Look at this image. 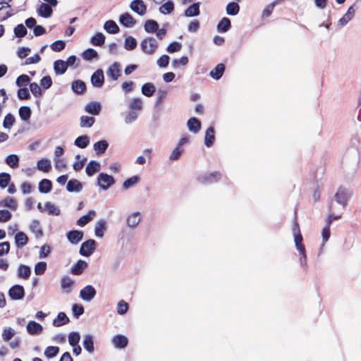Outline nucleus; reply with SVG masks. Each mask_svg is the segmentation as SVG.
<instances>
[{
    "label": "nucleus",
    "mask_w": 361,
    "mask_h": 361,
    "mask_svg": "<svg viewBox=\"0 0 361 361\" xmlns=\"http://www.w3.org/2000/svg\"><path fill=\"white\" fill-rule=\"evenodd\" d=\"M130 8L140 16H144L147 12V6L142 0H133L130 4Z\"/></svg>",
    "instance_id": "9b49d317"
},
{
    "label": "nucleus",
    "mask_w": 361,
    "mask_h": 361,
    "mask_svg": "<svg viewBox=\"0 0 361 361\" xmlns=\"http://www.w3.org/2000/svg\"><path fill=\"white\" fill-rule=\"evenodd\" d=\"M90 142V137L87 135H83L78 137L75 140L74 145L79 148L84 149L89 145Z\"/></svg>",
    "instance_id": "c9c22d12"
},
{
    "label": "nucleus",
    "mask_w": 361,
    "mask_h": 361,
    "mask_svg": "<svg viewBox=\"0 0 361 361\" xmlns=\"http://www.w3.org/2000/svg\"><path fill=\"white\" fill-rule=\"evenodd\" d=\"M140 180V178L137 176H133L129 178H127L122 185L123 189L128 190L135 186Z\"/></svg>",
    "instance_id": "c03bdc74"
},
{
    "label": "nucleus",
    "mask_w": 361,
    "mask_h": 361,
    "mask_svg": "<svg viewBox=\"0 0 361 361\" xmlns=\"http://www.w3.org/2000/svg\"><path fill=\"white\" fill-rule=\"evenodd\" d=\"M158 47V41L154 37H146L140 43L142 51L149 55L153 54Z\"/></svg>",
    "instance_id": "f257e3e1"
},
{
    "label": "nucleus",
    "mask_w": 361,
    "mask_h": 361,
    "mask_svg": "<svg viewBox=\"0 0 361 361\" xmlns=\"http://www.w3.org/2000/svg\"><path fill=\"white\" fill-rule=\"evenodd\" d=\"M5 162L11 168L16 169L19 166V157L14 154H9L6 157Z\"/></svg>",
    "instance_id": "37998d69"
},
{
    "label": "nucleus",
    "mask_w": 361,
    "mask_h": 361,
    "mask_svg": "<svg viewBox=\"0 0 361 361\" xmlns=\"http://www.w3.org/2000/svg\"><path fill=\"white\" fill-rule=\"evenodd\" d=\"M105 36L102 32H97L90 39V42L94 46H102L104 44Z\"/></svg>",
    "instance_id": "8fccbe9b"
},
{
    "label": "nucleus",
    "mask_w": 361,
    "mask_h": 361,
    "mask_svg": "<svg viewBox=\"0 0 361 361\" xmlns=\"http://www.w3.org/2000/svg\"><path fill=\"white\" fill-rule=\"evenodd\" d=\"M156 91L154 85L152 82L145 83L141 88V92L145 96L149 97H152Z\"/></svg>",
    "instance_id": "79ce46f5"
},
{
    "label": "nucleus",
    "mask_w": 361,
    "mask_h": 361,
    "mask_svg": "<svg viewBox=\"0 0 361 361\" xmlns=\"http://www.w3.org/2000/svg\"><path fill=\"white\" fill-rule=\"evenodd\" d=\"M128 343V338L121 334H118L112 338V343L116 348L122 349L127 346Z\"/></svg>",
    "instance_id": "2eb2a0df"
},
{
    "label": "nucleus",
    "mask_w": 361,
    "mask_h": 361,
    "mask_svg": "<svg viewBox=\"0 0 361 361\" xmlns=\"http://www.w3.org/2000/svg\"><path fill=\"white\" fill-rule=\"evenodd\" d=\"M8 296L14 300H22L25 296V290L21 285H14L8 290Z\"/></svg>",
    "instance_id": "6e6552de"
},
{
    "label": "nucleus",
    "mask_w": 361,
    "mask_h": 361,
    "mask_svg": "<svg viewBox=\"0 0 361 361\" xmlns=\"http://www.w3.org/2000/svg\"><path fill=\"white\" fill-rule=\"evenodd\" d=\"M106 221L104 219L99 220L94 227V234L97 237L102 238L106 230Z\"/></svg>",
    "instance_id": "e433bc0d"
},
{
    "label": "nucleus",
    "mask_w": 361,
    "mask_h": 361,
    "mask_svg": "<svg viewBox=\"0 0 361 361\" xmlns=\"http://www.w3.org/2000/svg\"><path fill=\"white\" fill-rule=\"evenodd\" d=\"M106 75L111 78L113 80H117L121 75L119 63L114 62L112 65H111L106 71Z\"/></svg>",
    "instance_id": "f8f14e48"
},
{
    "label": "nucleus",
    "mask_w": 361,
    "mask_h": 361,
    "mask_svg": "<svg viewBox=\"0 0 361 361\" xmlns=\"http://www.w3.org/2000/svg\"><path fill=\"white\" fill-rule=\"evenodd\" d=\"M221 173L219 172H213L210 173L201 174L197 177L200 183L203 184H212L217 182L221 178Z\"/></svg>",
    "instance_id": "0eeeda50"
},
{
    "label": "nucleus",
    "mask_w": 361,
    "mask_h": 361,
    "mask_svg": "<svg viewBox=\"0 0 361 361\" xmlns=\"http://www.w3.org/2000/svg\"><path fill=\"white\" fill-rule=\"evenodd\" d=\"M11 176L8 173H0V188H6L10 183Z\"/></svg>",
    "instance_id": "680f3d73"
},
{
    "label": "nucleus",
    "mask_w": 361,
    "mask_h": 361,
    "mask_svg": "<svg viewBox=\"0 0 361 361\" xmlns=\"http://www.w3.org/2000/svg\"><path fill=\"white\" fill-rule=\"evenodd\" d=\"M104 29L110 34H116L119 32L118 26L112 20H109L104 23Z\"/></svg>",
    "instance_id": "4c0bfd02"
},
{
    "label": "nucleus",
    "mask_w": 361,
    "mask_h": 361,
    "mask_svg": "<svg viewBox=\"0 0 361 361\" xmlns=\"http://www.w3.org/2000/svg\"><path fill=\"white\" fill-rule=\"evenodd\" d=\"M115 183L116 180L112 176L103 172L100 173L97 178V185L104 191L107 190Z\"/></svg>",
    "instance_id": "7ed1b4c3"
},
{
    "label": "nucleus",
    "mask_w": 361,
    "mask_h": 361,
    "mask_svg": "<svg viewBox=\"0 0 361 361\" xmlns=\"http://www.w3.org/2000/svg\"><path fill=\"white\" fill-rule=\"evenodd\" d=\"M292 231L294 237L295 246L303 244L302 236L300 233L299 224L297 221L294 222V224L292 228Z\"/></svg>",
    "instance_id": "cd10ccee"
},
{
    "label": "nucleus",
    "mask_w": 361,
    "mask_h": 361,
    "mask_svg": "<svg viewBox=\"0 0 361 361\" xmlns=\"http://www.w3.org/2000/svg\"><path fill=\"white\" fill-rule=\"evenodd\" d=\"M80 336L78 332L72 331L68 335V343L70 345L75 346L78 344Z\"/></svg>",
    "instance_id": "69168bd1"
},
{
    "label": "nucleus",
    "mask_w": 361,
    "mask_h": 361,
    "mask_svg": "<svg viewBox=\"0 0 361 361\" xmlns=\"http://www.w3.org/2000/svg\"><path fill=\"white\" fill-rule=\"evenodd\" d=\"M18 114H19V116L20 117V118L23 121H27L30 119V118L31 116L32 111L29 106H23L20 107V109L18 110Z\"/></svg>",
    "instance_id": "de8ad7c7"
},
{
    "label": "nucleus",
    "mask_w": 361,
    "mask_h": 361,
    "mask_svg": "<svg viewBox=\"0 0 361 361\" xmlns=\"http://www.w3.org/2000/svg\"><path fill=\"white\" fill-rule=\"evenodd\" d=\"M224 71H225V66H224V64L219 63V64H217L216 66V67L213 70H212L210 71L209 75L212 78L218 80H219L222 77V75H223V74L224 73Z\"/></svg>",
    "instance_id": "7c9ffc66"
},
{
    "label": "nucleus",
    "mask_w": 361,
    "mask_h": 361,
    "mask_svg": "<svg viewBox=\"0 0 361 361\" xmlns=\"http://www.w3.org/2000/svg\"><path fill=\"white\" fill-rule=\"evenodd\" d=\"M71 89L75 94H81L85 90L86 85L83 81L80 80H76L72 82Z\"/></svg>",
    "instance_id": "473e14b6"
},
{
    "label": "nucleus",
    "mask_w": 361,
    "mask_h": 361,
    "mask_svg": "<svg viewBox=\"0 0 361 361\" xmlns=\"http://www.w3.org/2000/svg\"><path fill=\"white\" fill-rule=\"evenodd\" d=\"M85 110L90 114L97 116L102 110V105L99 102H90L85 106Z\"/></svg>",
    "instance_id": "a878e982"
},
{
    "label": "nucleus",
    "mask_w": 361,
    "mask_h": 361,
    "mask_svg": "<svg viewBox=\"0 0 361 361\" xmlns=\"http://www.w3.org/2000/svg\"><path fill=\"white\" fill-rule=\"evenodd\" d=\"M109 147V142L106 140L96 142L93 145V149L97 155L103 154Z\"/></svg>",
    "instance_id": "393cba45"
},
{
    "label": "nucleus",
    "mask_w": 361,
    "mask_h": 361,
    "mask_svg": "<svg viewBox=\"0 0 361 361\" xmlns=\"http://www.w3.org/2000/svg\"><path fill=\"white\" fill-rule=\"evenodd\" d=\"M37 12L41 17L49 18L53 13L52 6L47 3H42L37 9Z\"/></svg>",
    "instance_id": "f3484780"
},
{
    "label": "nucleus",
    "mask_w": 361,
    "mask_h": 361,
    "mask_svg": "<svg viewBox=\"0 0 361 361\" xmlns=\"http://www.w3.org/2000/svg\"><path fill=\"white\" fill-rule=\"evenodd\" d=\"M96 289L91 285H87L80 291V298L85 302H90L96 296Z\"/></svg>",
    "instance_id": "423d86ee"
},
{
    "label": "nucleus",
    "mask_w": 361,
    "mask_h": 361,
    "mask_svg": "<svg viewBox=\"0 0 361 361\" xmlns=\"http://www.w3.org/2000/svg\"><path fill=\"white\" fill-rule=\"evenodd\" d=\"M136 47H137V41L134 37H133L131 36H128L125 39L124 48L126 50H128V51L133 50L134 49H135Z\"/></svg>",
    "instance_id": "13d9d810"
},
{
    "label": "nucleus",
    "mask_w": 361,
    "mask_h": 361,
    "mask_svg": "<svg viewBox=\"0 0 361 361\" xmlns=\"http://www.w3.org/2000/svg\"><path fill=\"white\" fill-rule=\"evenodd\" d=\"M119 22L126 27H132L136 24V20L128 13L121 15Z\"/></svg>",
    "instance_id": "dca6fc26"
},
{
    "label": "nucleus",
    "mask_w": 361,
    "mask_h": 361,
    "mask_svg": "<svg viewBox=\"0 0 361 361\" xmlns=\"http://www.w3.org/2000/svg\"><path fill=\"white\" fill-rule=\"evenodd\" d=\"M128 309V304L124 300H121L118 302L116 310L117 313L120 315L126 314Z\"/></svg>",
    "instance_id": "774afa93"
},
{
    "label": "nucleus",
    "mask_w": 361,
    "mask_h": 361,
    "mask_svg": "<svg viewBox=\"0 0 361 361\" xmlns=\"http://www.w3.org/2000/svg\"><path fill=\"white\" fill-rule=\"evenodd\" d=\"M279 0H275L271 4L267 5L262 11V18H269L273 12V10L276 4H278Z\"/></svg>",
    "instance_id": "603ef678"
},
{
    "label": "nucleus",
    "mask_w": 361,
    "mask_h": 361,
    "mask_svg": "<svg viewBox=\"0 0 361 361\" xmlns=\"http://www.w3.org/2000/svg\"><path fill=\"white\" fill-rule=\"evenodd\" d=\"M67 68V63H65V61L59 59L54 63V71L56 75L64 74Z\"/></svg>",
    "instance_id": "c756f323"
},
{
    "label": "nucleus",
    "mask_w": 361,
    "mask_h": 361,
    "mask_svg": "<svg viewBox=\"0 0 361 361\" xmlns=\"http://www.w3.org/2000/svg\"><path fill=\"white\" fill-rule=\"evenodd\" d=\"M351 196L352 192L349 189L340 187L334 195V199L338 204L345 209Z\"/></svg>",
    "instance_id": "f03ea898"
},
{
    "label": "nucleus",
    "mask_w": 361,
    "mask_h": 361,
    "mask_svg": "<svg viewBox=\"0 0 361 361\" xmlns=\"http://www.w3.org/2000/svg\"><path fill=\"white\" fill-rule=\"evenodd\" d=\"M80 127L82 128H90L93 126L95 119L92 116H82L80 117Z\"/></svg>",
    "instance_id": "864d4df0"
},
{
    "label": "nucleus",
    "mask_w": 361,
    "mask_h": 361,
    "mask_svg": "<svg viewBox=\"0 0 361 361\" xmlns=\"http://www.w3.org/2000/svg\"><path fill=\"white\" fill-rule=\"evenodd\" d=\"M30 79L28 75L25 74H22L17 78L16 84L18 87L26 86L27 83L30 82Z\"/></svg>",
    "instance_id": "338daca9"
},
{
    "label": "nucleus",
    "mask_w": 361,
    "mask_h": 361,
    "mask_svg": "<svg viewBox=\"0 0 361 361\" xmlns=\"http://www.w3.org/2000/svg\"><path fill=\"white\" fill-rule=\"evenodd\" d=\"M296 249L298 250L301 257L300 258V262L302 266H305L307 264V255L305 252V247L303 244L295 246Z\"/></svg>",
    "instance_id": "0e129e2a"
},
{
    "label": "nucleus",
    "mask_w": 361,
    "mask_h": 361,
    "mask_svg": "<svg viewBox=\"0 0 361 361\" xmlns=\"http://www.w3.org/2000/svg\"><path fill=\"white\" fill-rule=\"evenodd\" d=\"M214 140V128L213 126H210L207 129L205 132L204 140L205 146L207 147H210L211 146H212Z\"/></svg>",
    "instance_id": "bb28decb"
},
{
    "label": "nucleus",
    "mask_w": 361,
    "mask_h": 361,
    "mask_svg": "<svg viewBox=\"0 0 361 361\" xmlns=\"http://www.w3.org/2000/svg\"><path fill=\"white\" fill-rule=\"evenodd\" d=\"M187 124L189 130L194 133H198L201 128L200 121L197 118L194 117L189 118L187 122Z\"/></svg>",
    "instance_id": "72a5a7b5"
},
{
    "label": "nucleus",
    "mask_w": 361,
    "mask_h": 361,
    "mask_svg": "<svg viewBox=\"0 0 361 361\" xmlns=\"http://www.w3.org/2000/svg\"><path fill=\"white\" fill-rule=\"evenodd\" d=\"M141 221V213L139 212H133L130 214L126 219L128 226L130 228H135Z\"/></svg>",
    "instance_id": "ddd939ff"
},
{
    "label": "nucleus",
    "mask_w": 361,
    "mask_h": 361,
    "mask_svg": "<svg viewBox=\"0 0 361 361\" xmlns=\"http://www.w3.org/2000/svg\"><path fill=\"white\" fill-rule=\"evenodd\" d=\"M31 274V269L27 265L20 264L18 268V276L23 279H27Z\"/></svg>",
    "instance_id": "a19ab883"
},
{
    "label": "nucleus",
    "mask_w": 361,
    "mask_h": 361,
    "mask_svg": "<svg viewBox=\"0 0 361 361\" xmlns=\"http://www.w3.org/2000/svg\"><path fill=\"white\" fill-rule=\"evenodd\" d=\"M95 247V240L89 239L82 243L80 248V254L84 257H90L94 252Z\"/></svg>",
    "instance_id": "39448f33"
},
{
    "label": "nucleus",
    "mask_w": 361,
    "mask_h": 361,
    "mask_svg": "<svg viewBox=\"0 0 361 361\" xmlns=\"http://www.w3.org/2000/svg\"><path fill=\"white\" fill-rule=\"evenodd\" d=\"M66 236L71 243L78 244L83 238V232L73 230L68 232Z\"/></svg>",
    "instance_id": "a211bd4d"
},
{
    "label": "nucleus",
    "mask_w": 361,
    "mask_h": 361,
    "mask_svg": "<svg viewBox=\"0 0 361 361\" xmlns=\"http://www.w3.org/2000/svg\"><path fill=\"white\" fill-rule=\"evenodd\" d=\"M59 352V348L57 346H48L44 350V355L47 358H53L57 355Z\"/></svg>",
    "instance_id": "052dcab7"
},
{
    "label": "nucleus",
    "mask_w": 361,
    "mask_h": 361,
    "mask_svg": "<svg viewBox=\"0 0 361 361\" xmlns=\"http://www.w3.org/2000/svg\"><path fill=\"white\" fill-rule=\"evenodd\" d=\"M15 244L18 248H23L28 243V237L23 231H18L15 235Z\"/></svg>",
    "instance_id": "6ab92c4d"
},
{
    "label": "nucleus",
    "mask_w": 361,
    "mask_h": 361,
    "mask_svg": "<svg viewBox=\"0 0 361 361\" xmlns=\"http://www.w3.org/2000/svg\"><path fill=\"white\" fill-rule=\"evenodd\" d=\"M145 30L148 33H154L159 28V24L156 20H147L144 25Z\"/></svg>",
    "instance_id": "a18cd8bd"
},
{
    "label": "nucleus",
    "mask_w": 361,
    "mask_h": 361,
    "mask_svg": "<svg viewBox=\"0 0 361 361\" xmlns=\"http://www.w3.org/2000/svg\"><path fill=\"white\" fill-rule=\"evenodd\" d=\"M44 207L47 209L48 214L49 215L59 216L61 214L59 208L50 202H46Z\"/></svg>",
    "instance_id": "6e6d98bb"
},
{
    "label": "nucleus",
    "mask_w": 361,
    "mask_h": 361,
    "mask_svg": "<svg viewBox=\"0 0 361 361\" xmlns=\"http://www.w3.org/2000/svg\"><path fill=\"white\" fill-rule=\"evenodd\" d=\"M52 188V183L49 179H42L39 183V191L41 193H48L51 190Z\"/></svg>",
    "instance_id": "ea45409f"
},
{
    "label": "nucleus",
    "mask_w": 361,
    "mask_h": 361,
    "mask_svg": "<svg viewBox=\"0 0 361 361\" xmlns=\"http://www.w3.org/2000/svg\"><path fill=\"white\" fill-rule=\"evenodd\" d=\"M30 231L35 233L37 238L43 235V231L38 220H33L30 225Z\"/></svg>",
    "instance_id": "58836bf2"
},
{
    "label": "nucleus",
    "mask_w": 361,
    "mask_h": 361,
    "mask_svg": "<svg viewBox=\"0 0 361 361\" xmlns=\"http://www.w3.org/2000/svg\"><path fill=\"white\" fill-rule=\"evenodd\" d=\"M82 345L89 353H92L94 352V341L93 336L91 334H86L84 336Z\"/></svg>",
    "instance_id": "c85d7f7f"
},
{
    "label": "nucleus",
    "mask_w": 361,
    "mask_h": 361,
    "mask_svg": "<svg viewBox=\"0 0 361 361\" xmlns=\"http://www.w3.org/2000/svg\"><path fill=\"white\" fill-rule=\"evenodd\" d=\"M75 286V281L69 276H64L60 281L61 290L63 293L69 295Z\"/></svg>",
    "instance_id": "20e7f679"
},
{
    "label": "nucleus",
    "mask_w": 361,
    "mask_h": 361,
    "mask_svg": "<svg viewBox=\"0 0 361 361\" xmlns=\"http://www.w3.org/2000/svg\"><path fill=\"white\" fill-rule=\"evenodd\" d=\"M70 322L69 318L66 314L61 312L58 314L57 317L53 320V325L56 327L61 326L68 324Z\"/></svg>",
    "instance_id": "f704fd0d"
},
{
    "label": "nucleus",
    "mask_w": 361,
    "mask_h": 361,
    "mask_svg": "<svg viewBox=\"0 0 361 361\" xmlns=\"http://www.w3.org/2000/svg\"><path fill=\"white\" fill-rule=\"evenodd\" d=\"M87 266L88 264L85 261L79 259L71 268V273L73 275L79 276L84 272V271L87 268Z\"/></svg>",
    "instance_id": "4468645a"
},
{
    "label": "nucleus",
    "mask_w": 361,
    "mask_h": 361,
    "mask_svg": "<svg viewBox=\"0 0 361 361\" xmlns=\"http://www.w3.org/2000/svg\"><path fill=\"white\" fill-rule=\"evenodd\" d=\"M0 206L8 207L12 210H16L17 208V203L13 197H8L0 202Z\"/></svg>",
    "instance_id": "3c124183"
},
{
    "label": "nucleus",
    "mask_w": 361,
    "mask_h": 361,
    "mask_svg": "<svg viewBox=\"0 0 361 361\" xmlns=\"http://www.w3.org/2000/svg\"><path fill=\"white\" fill-rule=\"evenodd\" d=\"M66 190L69 192H80L82 190V184L77 179H71L67 183Z\"/></svg>",
    "instance_id": "aec40b11"
},
{
    "label": "nucleus",
    "mask_w": 361,
    "mask_h": 361,
    "mask_svg": "<svg viewBox=\"0 0 361 361\" xmlns=\"http://www.w3.org/2000/svg\"><path fill=\"white\" fill-rule=\"evenodd\" d=\"M354 5L350 6L346 13L338 20L336 24L338 27L345 26L354 18L355 13Z\"/></svg>",
    "instance_id": "1a4fd4ad"
},
{
    "label": "nucleus",
    "mask_w": 361,
    "mask_h": 361,
    "mask_svg": "<svg viewBox=\"0 0 361 361\" xmlns=\"http://www.w3.org/2000/svg\"><path fill=\"white\" fill-rule=\"evenodd\" d=\"M95 215L96 212L94 210H90L87 214L82 216L77 220V225L80 227L85 226L93 219Z\"/></svg>",
    "instance_id": "b1692460"
},
{
    "label": "nucleus",
    "mask_w": 361,
    "mask_h": 361,
    "mask_svg": "<svg viewBox=\"0 0 361 361\" xmlns=\"http://www.w3.org/2000/svg\"><path fill=\"white\" fill-rule=\"evenodd\" d=\"M100 163L95 160L90 161L85 168V172L88 176H92L100 170Z\"/></svg>",
    "instance_id": "412c9836"
},
{
    "label": "nucleus",
    "mask_w": 361,
    "mask_h": 361,
    "mask_svg": "<svg viewBox=\"0 0 361 361\" xmlns=\"http://www.w3.org/2000/svg\"><path fill=\"white\" fill-rule=\"evenodd\" d=\"M231 27V20L227 17H224L216 25L217 31L220 33L226 32Z\"/></svg>",
    "instance_id": "5701e85b"
},
{
    "label": "nucleus",
    "mask_w": 361,
    "mask_h": 361,
    "mask_svg": "<svg viewBox=\"0 0 361 361\" xmlns=\"http://www.w3.org/2000/svg\"><path fill=\"white\" fill-rule=\"evenodd\" d=\"M173 9V2L171 0H169L159 7V11L161 13L166 15L171 13Z\"/></svg>",
    "instance_id": "09e8293b"
},
{
    "label": "nucleus",
    "mask_w": 361,
    "mask_h": 361,
    "mask_svg": "<svg viewBox=\"0 0 361 361\" xmlns=\"http://www.w3.org/2000/svg\"><path fill=\"white\" fill-rule=\"evenodd\" d=\"M104 75L102 69H97L91 76L92 85L97 88H100L104 85Z\"/></svg>",
    "instance_id": "9d476101"
},
{
    "label": "nucleus",
    "mask_w": 361,
    "mask_h": 361,
    "mask_svg": "<svg viewBox=\"0 0 361 361\" xmlns=\"http://www.w3.org/2000/svg\"><path fill=\"white\" fill-rule=\"evenodd\" d=\"M240 11V6L236 2H230L226 7V12L229 16H236Z\"/></svg>",
    "instance_id": "49530a36"
},
{
    "label": "nucleus",
    "mask_w": 361,
    "mask_h": 361,
    "mask_svg": "<svg viewBox=\"0 0 361 361\" xmlns=\"http://www.w3.org/2000/svg\"><path fill=\"white\" fill-rule=\"evenodd\" d=\"M97 51L92 48L87 49L82 54V57L85 61H91L93 59L97 58Z\"/></svg>",
    "instance_id": "4d7b16f0"
},
{
    "label": "nucleus",
    "mask_w": 361,
    "mask_h": 361,
    "mask_svg": "<svg viewBox=\"0 0 361 361\" xmlns=\"http://www.w3.org/2000/svg\"><path fill=\"white\" fill-rule=\"evenodd\" d=\"M15 117L11 114H7L3 121V126L6 129H10L15 123Z\"/></svg>",
    "instance_id": "bf43d9fd"
},
{
    "label": "nucleus",
    "mask_w": 361,
    "mask_h": 361,
    "mask_svg": "<svg viewBox=\"0 0 361 361\" xmlns=\"http://www.w3.org/2000/svg\"><path fill=\"white\" fill-rule=\"evenodd\" d=\"M37 167L39 171L48 172L51 169V162L47 159H41L38 161Z\"/></svg>",
    "instance_id": "5fc2aeb1"
},
{
    "label": "nucleus",
    "mask_w": 361,
    "mask_h": 361,
    "mask_svg": "<svg viewBox=\"0 0 361 361\" xmlns=\"http://www.w3.org/2000/svg\"><path fill=\"white\" fill-rule=\"evenodd\" d=\"M42 330V326L35 321H30L27 325V331L30 335L39 334Z\"/></svg>",
    "instance_id": "4be33fe9"
},
{
    "label": "nucleus",
    "mask_w": 361,
    "mask_h": 361,
    "mask_svg": "<svg viewBox=\"0 0 361 361\" xmlns=\"http://www.w3.org/2000/svg\"><path fill=\"white\" fill-rule=\"evenodd\" d=\"M184 15L186 17H194L200 15V3H194L189 6L185 11Z\"/></svg>",
    "instance_id": "2f4dec72"
},
{
    "label": "nucleus",
    "mask_w": 361,
    "mask_h": 361,
    "mask_svg": "<svg viewBox=\"0 0 361 361\" xmlns=\"http://www.w3.org/2000/svg\"><path fill=\"white\" fill-rule=\"evenodd\" d=\"M16 334V331L11 327H5L2 333V338L4 341H8Z\"/></svg>",
    "instance_id": "e2e57ef3"
}]
</instances>
